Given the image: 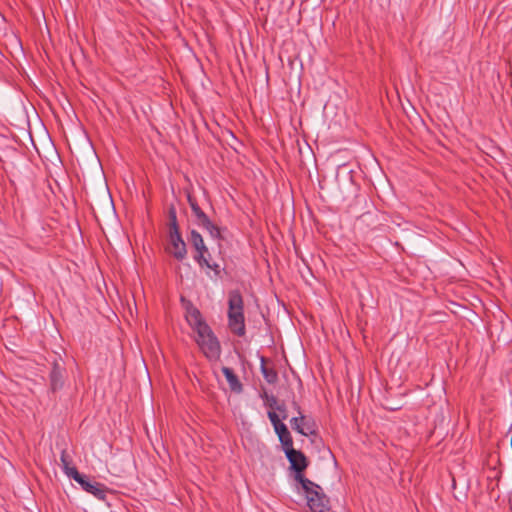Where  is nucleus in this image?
Listing matches in <instances>:
<instances>
[{
	"label": "nucleus",
	"instance_id": "20",
	"mask_svg": "<svg viewBox=\"0 0 512 512\" xmlns=\"http://www.w3.org/2000/svg\"><path fill=\"white\" fill-rule=\"evenodd\" d=\"M267 415H268V418H269L271 424L273 425L274 429L277 428L278 425L280 426V425L284 424L282 422V418L280 419V417L278 416V414L276 412L268 411Z\"/></svg>",
	"mask_w": 512,
	"mask_h": 512
},
{
	"label": "nucleus",
	"instance_id": "18",
	"mask_svg": "<svg viewBox=\"0 0 512 512\" xmlns=\"http://www.w3.org/2000/svg\"><path fill=\"white\" fill-rule=\"evenodd\" d=\"M168 218H169V224H168V232H175L180 231L179 225L177 221V212L174 205H171L168 210Z\"/></svg>",
	"mask_w": 512,
	"mask_h": 512
},
{
	"label": "nucleus",
	"instance_id": "22",
	"mask_svg": "<svg viewBox=\"0 0 512 512\" xmlns=\"http://www.w3.org/2000/svg\"><path fill=\"white\" fill-rule=\"evenodd\" d=\"M274 408L282 413V420L287 419L286 407L284 404H281V405L277 404Z\"/></svg>",
	"mask_w": 512,
	"mask_h": 512
},
{
	"label": "nucleus",
	"instance_id": "9",
	"mask_svg": "<svg viewBox=\"0 0 512 512\" xmlns=\"http://www.w3.org/2000/svg\"><path fill=\"white\" fill-rule=\"evenodd\" d=\"M233 313L244 314L243 297L239 290H231L228 293V316Z\"/></svg>",
	"mask_w": 512,
	"mask_h": 512
},
{
	"label": "nucleus",
	"instance_id": "5",
	"mask_svg": "<svg viewBox=\"0 0 512 512\" xmlns=\"http://www.w3.org/2000/svg\"><path fill=\"white\" fill-rule=\"evenodd\" d=\"M292 406L299 414V416L293 417L290 420L292 429L303 436L316 435L315 421L302 414L301 407L296 401L292 402Z\"/></svg>",
	"mask_w": 512,
	"mask_h": 512
},
{
	"label": "nucleus",
	"instance_id": "15",
	"mask_svg": "<svg viewBox=\"0 0 512 512\" xmlns=\"http://www.w3.org/2000/svg\"><path fill=\"white\" fill-rule=\"evenodd\" d=\"M260 371L267 383L274 384L277 382V371L273 367H268L266 365V358L264 356L260 357Z\"/></svg>",
	"mask_w": 512,
	"mask_h": 512
},
{
	"label": "nucleus",
	"instance_id": "8",
	"mask_svg": "<svg viewBox=\"0 0 512 512\" xmlns=\"http://www.w3.org/2000/svg\"><path fill=\"white\" fill-rule=\"evenodd\" d=\"M189 242L196 251L193 257L196 263H199L200 261L205 262V258L211 257L208 247L204 243L203 237L198 231L194 229L191 230Z\"/></svg>",
	"mask_w": 512,
	"mask_h": 512
},
{
	"label": "nucleus",
	"instance_id": "7",
	"mask_svg": "<svg viewBox=\"0 0 512 512\" xmlns=\"http://www.w3.org/2000/svg\"><path fill=\"white\" fill-rule=\"evenodd\" d=\"M168 241L167 252L176 260L183 261L187 256V247L180 231L168 232Z\"/></svg>",
	"mask_w": 512,
	"mask_h": 512
},
{
	"label": "nucleus",
	"instance_id": "6",
	"mask_svg": "<svg viewBox=\"0 0 512 512\" xmlns=\"http://www.w3.org/2000/svg\"><path fill=\"white\" fill-rule=\"evenodd\" d=\"M66 378V367L62 359H54L49 373V386L52 392L63 388Z\"/></svg>",
	"mask_w": 512,
	"mask_h": 512
},
{
	"label": "nucleus",
	"instance_id": "16",
	"mask_svg": "<svg viewBox=\"0 0 512 512\" xmlns=\"http://www.w3.org/2000/svg\"><path fill=\"white\" fill-rule=\"evenodd\" d=\"M187 201L191 208V211L195 217V222L198 223L202 220L207 214L201 209L198 205V202L194 196L190 192H187Z\"/></svg>",
	"mask_w": 512,
	"mask_h": 512
},
{
	"label": "nucleus",
	"instance_id": "12",
	"mask_svg": "<svg viewBox=\"0 0 512 512\" xmlns=\"http://www.w3.org/2000/svg\"><path fill=\"white\" fill-rule=\"evenodd\" d=\"M221 370L229 384L230 390L236 394L242 393L243 392V384L241 383L238 376L234 373L233 369L224 366V367H222Z\"/></svg>",
	"mask_w": 512,
	"mask_h": 512
},
{
	"label": "nucleus",
	"instance_id": "3",
	"mask_svg": "<svg viewBox=\"0 0 512 512\" xmlns=\"http://www.w3.org/2000/svg\"><path fill=\"white\" fill-rule=\"evenodd\" d=\"M305 492L307 505L312 512H326L329 510V500L324 493H322L321 487L312 481V485H307L306 488H302Z\"/></svg>",
	"mask_w": 512,
	"mask_h": 512
},
{
	"label": "nucleus",
	"instance_id": "4",
	"mask_svg": "<svg viewBox=\"0 0 512 512\" xmlns=\"http://www.w3.org/2000/svg\"><path fill=\"white\" fill-rule=\"evenodd\" d=\"M72 474V479L77 482L85 492L99 500L105 499L108 488L104 484L93 481L89 476L79 471H72Z\"/></svg>",
	"mask_w": 512,
	"mask_h": 512
},
{
	"label": "nucleus",
	"instance_id": "13",
	"mask_svg": "<svg viewBox=\"0 0 512 512\" xmlns=\"http://www.w3.org/2000/svg\"><path fill=\"white\" fill-rule=\"evenodd\" d=\"M198 226L204 228L213 239L222 240V234L221 229L219 226L214 224L210 218L205 216L202 220H200L198 223H196Z\"/></svg>",
	"mask_w": 512,
	"mask_h": 512
},
{
	"label": "nucleus",
	"instance_id": "17",
	"mask_svg": "<svg viewBox=\"0 0 512 512\" xmlns=\"http://www.w3.org/2000/svg\"><path fill=\"white\" fill-rule=\"evenodd\" d=\"M60 461H61V464H62L63 472L69 478H73L72 471H78V470H77V468L75 466H71L72 460L69 457V455H68L66 450H62L61 456H60Z\"/></svg>",
	"mask_w": 512,
	"mask_h": 512
},
{
	"label": "nucleus",
	"instance_id": "19",
	"mask_svg": "<svg viewBox=\"0 0 512 512\" xmlns=\"http://www.w3.org/2000/svg\"><path fill=\"white\" fill-rule=\"evenodd\" d=\"M210 258L211 257H207L205 258V262H202L200 261L199 263H197L201 268H207V269H210L214 272V275L216 277H219L220 274H221V267L219 264H217L216 262H211L210 261Z\"/></svg>",
	"mask_w": 512,
	"mask_h": 512
},
{
	"label": "nucleus",
	"instance_id": "21",
	"mask_svg": "<svg viewBox=\"0 0 512 512\" xmlns=\"http://www.w3.org/2000/svg\"><path fill=\"white\" fill-rule=\"evenodd\" d=\"M262 398L267 401V405L271 408L277 405V398L274 395H268L267 392H264Z\"/></svg>",
	"mask_w": 512,
	"mask_h": 512
},
{
	"label": "nucleus",
	"instance_id": "10",
	"mask_svg": "<svg viewBox=\"0 0 512 512\" xmlns=\"http://www.w3.org/2000/svg\"><path fill=\"white\" fill-rule=\"evenodd\" d=\"M187 314V321L191 328L196 331V333L201 332L204 330V328H208L209 325L204 321L200 311L195 308L191 307L188 309Z\"/></svg>",
	"mask_w": 512,
	"mask_h": 512
},
{
	"label": "nucleus",
	"instance_id": "11",
	"mask_svg": "<svg viewBox=\"0 0 512 512\" xmlns=\"http://www.w3.org/2000/svg\"><path fill=\"white\" fill-rule=\"evenodd\" d=\"M228 327L232 333L242 337L246 333L244 314H231L228 316Z\"/></svg>",
	"mask_w": 512,
	"mask_h": 512
},
{
	"label": "nucleus",
	"instance_id": "14",
	"mask_svg": "<svg viewBox=\"0 0 512 512\" xmlns=\"http://www.w3.org/2000/svg\"><path fill=\"white\" fill-rule=\"evenodd\" d=\"M275 433L277 434L279 441L282 445L283 451L285 449H289L293 447V439L292 436L285 424L278 425L277 428L274 429Z\"/></svg>",
	"mask_w": 512,
	"mask_h": 512
},
{
	"label": "nucleus",
	"instance_id": "1",
	"mask_svg": "<svg viewBox=\"0 0 512 512\" xmlns=\"http://www.w3.org/2000/svg\"><path fill=\"white\" fill-rule=\"evenodd\" d=\"M196 343L208 360L216 361L220 358L221 345L210 327L197 333Z\"/></svg>",
	"mask_w": 512,
	"mask_h": 512
},
{
	"label": "nucleus",
	"instance_id": "2",
	"mask_svg": "<svg viewBox=\"0 0 512 512\" xmlns=\"http://www.w3.org/2000/svg\"><path fill=\"white\" fill-rule=\"evenodd\" d=\"M284 453L290 463V468L295 472V480L301 484V487L306 488L307 485H312V481L303 475L309 464L305 454L293 447L285 449Z\"/></svg>",
	"mask_w": 512,
	"mask_h": 512
}]
</instances>
